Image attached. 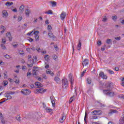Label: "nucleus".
<instances>
[{
	"label": "nucleus",
	"instance_id": "nucleus-1",
	"mask_svg": "<svg viewBox=\"0 0 124 124\" xmlns=\"http://www.w3.org/2000/svg\"><path fill=\"white\" fill-rule=\"evenodd\" d=\"M107 88H108V89L103 90L104 93L105 94H106L107 96L113 97V96L115 95V93L111 91L114 88V86H113V84H112V83H108L107 85Z\"/></svg>",
	"mask_w": 124,
	"mask_h": 124
},
{
	"label": "nucleus",
	"instance_id": "nucleus-2",
	"mask_svg": "<svg viewBox=\"0 0 124 124\" xmlns=\"http://www.w3.org/2000/svg\"><path fill=\"white\" fill-rule=\"evenodd\" d=\"M62 87L63 89H67L68 87V81L66 78L62 79Z\"/></svg>",
	"mask_w": 124,
	"mask_h": 124
},
{
	"label": "nucleus",
	"instance_id": "nucleus-3",
	"mask_svg": "<svg viewBox=\"0 0 124 124\" xmlns=\"http://www.w3.org/2000/svg\"><path fill=\"white\" fill-rule=\"evenodd\" d=\"M21 93H23V94H24V95H28L31 93V92L30 89H22L21 91Z\"/></svg>",
	"mask_w": 124,
	"mask_h": 124
},
{
	"label": "nucleus",
	"instance_id": "nucleus-4",
	"mask_svg": "<svg viewBox=\"0 0 124 124\" xmlns=\"http://www.w3.org/2000/svg\"><path fill=\"white\" fill-rule=\"evenodd\" d=\"M46 92V89H43V88H39L36 89L34 91L35 93H45Z\"/></svg>",
	"mask_w": 124,
	"mask_h": 124
},
{
	"label": "nucleus",
	"instance_id": "nucleus-5",
	"mask_svg": "<svg viewBox=\"0 0 124 124\" xmlns=\"http://www.w3.org/2000/svg\"><path fill=\"white\" fill-rule=\"evenodd\" d=\"M65 119H66V115L64 113L62 114L61 117L60 118V123L62 124L65 121Z\"/></svg>",
	"mask_w": 124,
	"mask_h": 124
},
{
	"label": "nucleus",
	"instance_id": "nucleus-6",
	"mask_svg": "<svg viewBox=\"0 0 124 124\" xmlns=\"http://www.w3.org/2000/svg\"><path fill=\"white\" fill-rule=\"evenodd\" d=\"M0 120L1 121V124H6V122H5V120H4V117L2 115V113L0 112Z\"/></svg>",
	"mask_w": 124,
	"mask_h": 124
},
{
	"label": "nucleus",
	"instance_id": "nucleus-7",
	"mask_svg": "<svg viewBox=\"0 0 124 124\" xmlns=\"http://www.w3.org/2000/svg\"><path fill=\"white\" fill-rule=\"evenodd\" d=\"M68 77L71 83V88H72V87H73V79H72V76L71 75V74H69Z\"/></svg>",
	"mask_w": 124,
	"mask_h": 124
},
{
	"label": "nucleus",
	"instance_id": "nucleus-8",
	"mask_svg": "<svg viewBox=\"0 0 124 124\" xmlns=\"http://www.w3.org/2000/svg\"><path fill=\"white\" fill-rule=\"evenodd\" d=\"M89 60L87 59H84V60L82 62V65L85 66L88 65L89 64Z\"/></svg>",
	"mask_w": 124,
	"mask_h": 124
},
{
	"label": "nucleus",
	"instance_id": "nucleus-9",
	"mask_svg": "<svg viewBox=\"0 0 124 124\" xmlns=\"http://www.w3.org/2000/svg\"><path fill=\"white\" fill-rule=\"evenodd\" d=\"M50 100L51 101L52 106L53 107H55V105L56 104L55 100H56V99L54 98V96H50Z\"/></svg>",
	"mask_w": 124,
	"mask_h": 124
},
{
	"label": "nucleus",
	"instance_id": "nucleus-10",
	"mask_svg": "<svg viewBox=\"0 0 124 124\" xmlns=\"http://www.w3.org/2000/svg\"><path fill=\"white\" fill-rule=\"evenodd\" d=\"M99 77L103 79H107V76L104 75V73L103 72H100Z\"/></svg>",
	"mask_w": 124,
	"mask_h": 124
},
{
	"label": "nucleus",
	"instance_id": "nucleus-11",
	"mask_svg": "<svg viewBox=\"0 0 124 124\" xmlns=\"http://www.w3.org/2000/svg\"><path fill=\"white\" fill-rule=\"evenodd\" d=\"M54 81L56 82L57 84H61V79L58 77H55L54 78Z\"/></svg>",
	"mask_w": 124,
	"mask_h": 124
},
{
	"label": "nucleus",
	"instance_id": "nucleus-12",
	"mask_svg": "<svg viewBox=\"0 0 124 124\" xmlns=\"http://www.w3.org/2000/svg\"><path fill=\"white\" fill-rule=\"evenodd\" d=\"M78 41H79V42L77 46V49L78 50V51H80V50H81L82 43H81V40H79Z\"/></svg>",
	"mask_w": 124,
	"mask_h": 124
},
{
	"label": "nucleus",
	"instance_id": "nucleus-13",
	"mask_svg": "<svg viewBox=\"0 0 124 124\" xmlns=\"http://www.w3.org/2000/svg\"><path fill=\"white\" fill-rule=\"evenodd\" d=\"M6 35L8 37L9 41H12V37L11 36L10 32H7Z\"/></svg>",
	"mask_w": 124,
	"mask_h": 124
},
{
	"label": "nucleus",
	"instance_id": "nucleus-14",
	"mask_svg": "<svg viewBox=\"0 0 124 124\" xmlns=\"http://www.w3.org/2000/svg\"><path fill=\"white\" fill-rule=\"evenodd\" d=\"M66 16V13L65 12H62L61 15V18L62 20H63L65 18V16Z\"/></svg>",
	"mask_w": 124,
	"mask_h": 124
},
{
	"label": "nucleus",
	"instance_id": "nucleus-15",
	"mask_svg": "<svg viewBox=\"0 0 124 124\" xmlns=\"http://www.w3.org/2000/svg\"><path fill=\"white\" fill-rule=\"evenodd\" d=\"M0 30H1V31H0V33H3L6 30V28L3 25H1Z\"/></svg>",
	"mask_w": 124,
	"mask_h": 124
},
{
	"label": "nucleus",
	"instance_id": "nucleus-16",
	"mask_svg": "<svg viewBox=\"0 0 124 124\" xmlns=\"http://www.w3.org/2000/svg\"><path fill=\"white\" fill-rule=\"evenodd\" d=\"M35 85L36 87H37V88H41V87H43V84L39 82H36Z\"/></svg>",
	"mask_w": 124,
	"mask_h": 124
},
{
	"label": "nucleus",
	"instance_id": "nucleus-17",
	"mask_svg": "<svg viewBox=\"0 0 124 124\" xmlns=\"http://www.w3.org/2000/svg\"><path fill=\"white\" fill-rule=\"evenodd\" d=\"M30 13H31V10L29 9L25 10V14L27 17H30Z\"/></svg>",
	"mask_w": 124,
	"mask_h": 124
},
{
	"label": "nucleus",
	"instance_id": "nucleus-18",
	"mask_svg": "<svg viewBox=\"0 0 124 124\" xmlns=\"http://www.w3.org/2000/svg\"><path fill=\"white\" fill-rule=\"evenodd\" d=\"M46 73L47 74H49L51 76H54V73L51 71L50 69H47L46 70Z\"/></svg>",
	"mask_w": 124,
	"mask_h": 124
},
{
	"label": "nucleus",
	"instance_id": "nucleus-19",
	"mask_svg": "<svg viewBox=\"0 0 124 124\" xmlns=\"http://www.w3.org/2000/svg\"><path fill=\"white\" fill-rule=\"evenodd\" d=\"M50 3L52 4V7H56L57 6V2L55 1H50Z\"/></svg>",
	"mask_w": 124,
	"mask_h": 124
},
{
	"label": "nucleus",
	"instance_id": "nucleus-20",
	"mask_svg": "<svg viewBox=\"0 0 124 124\" xmlns=\"http://www.w3.org/2000/svg\"><path fill=\"white\" fill-rule=\"evenodd\" d=\"M114 113H117V110L115 109H110L108 112V115H112Z\"/></svg>",
	"mask_w": 124,
	"mask_h": 124
},
{
	"label": "nucleus",
	"instance_id": "nucleus-21",
	"mask_svg": "<svg viewBox=\"0 0 124 124\" xmlns=\"http://www.w3.org/2000/svg\"><path fill=\"white\" fill-rule=\"evenodd\" d=\"M24 10H25V6L22 5L19 8V11H20L21 13H23V12H24Z\"/></svg>",
	"mask_w": 124,
	"mask_h": 124
},
{
	"label": "nucleus",
	"instance_id": "nucleus-22",
	"mask_svg": "<svg viewBox=\"0 0 124 124\" xmlns=\"http://www.w3.org/2000/svg\"><path fill=\"white\" fill-rule=\"evenodd\" d=\"M87 84L91 85L92 84V78L89 77L87 78Z\"/></svg>",
	"mask_w": 124,
	"mask_h": 124
},
{
	"label": "nucleus",
	"instance_id": "nucleus-23",
	"mask_svg": "<svg viewBox=\"0 0 124 124\" xmlns=\"http://www.w3.org/2000/svg\"><path fill=\"white\" fill-rule=\"evenodd\" d=\"M2 15L5 17H7V16H8V13H7V11H6V10H4L2 11Z\"/></svg>",
	"mask_w": 124,
	"mask_h": 124
},
{
	"label": "nucleus",
	"instance_id": "nucleus-24",
	"mask_svg": "<svg viewBox=\"0 0 124 124\" xmlns=\"http://www.w3.org/2000/svg\"><path fill=\"white\" fill-rule=\"evenodd\" d=\"M119 124H124V116L120 118L119 120Z\"/></svg>",
	"mask_w": 124,
	"mask_h": 124
},
{
	"label": "nucleus",
	"instance_id": "nucleus-25",
	"mask_svg": "<svg viewBox=\"0 0 124 124\" xmlns=\"http://www.w3.org/2000/svg\"><path fill=\"white\" fill-rule=\"evenodd\" d=\"M107 20H108V18L106 17V16H102V22H104V23H105V22H107Z\"/></svg>",
	"mask_w": 124,
	"mask_h": 124
},
{
	"label": "nucleus",
	"instance_id": "nucleus-26",
	"mask_svg": "<svg viewBox=\"0 0 124 124\" xmlns=\"http://www.w3.org/2000/svg\"><path fill=\"white\" fill-rule=\"evenodd\" d=\"M12 4H13V2H10L9 1H7L5 3L6 6H11V5H12Z\"/></svg>",
	"mask_w": 124,
	"mask_h": 124
},
{
	"label": "nucleus",
	"instance_id": "nucleus-27",
	"mask_svg": "<svg viewBox=\"0 0 124 124\" xmlns=\"http://www.w3.org/2000/svg\"><path fill=\"white\" fill-rule=\"evenodd\" d=\"M16 119L18 121V122H21V116H20V115H17L16 116Z\"/></svg>",
	"mask_w": 124,
	"mask_h": 124
},
{
	"label": "nucleus",
	"instance_id": "nucleus-28",
	"mask_svg": "<svg viewBox=\"0 0 124 124\" xmlns=\"http://www.w3.org/2000/svg\"><path fill=\"white\" fill-rule=\"evenodd\" d=\"M48 36L50 37V38H52V37H53V36L54 35L53 34V32H52V31H49L48 33Z\"/></svg>",
	"mask_w": 124,
	"mask_h": 124
},
{
	"label": "nucleus",
	"instance_id": "nucleus-29",
	"mask_svg": "<svg viewBox=\"0 0 124 124\" xmlns=\"http://www.w3.org/2000/svg\"><path fill=\"white\" fill-rule=\"evenodd\" d=\"M46 110L47 113H50V112H52V111H53V110L51 108H46Z\"/></svg>",
	"mask_w": 124,
	"mask_h": 124
},
{
	"label": "nucleus",
	"instance_id": "nucleus-30",
	"mask_svg": "<svg viewBox=\"0 0 124 124\" xmlns=\"http://www.w3.org/2000/svg\"><path fill=\"white\" fill-rule=\"evenodd\" d=\"M86 71H87V70H84L81 74L80 75V77L81 78H82V77H84V75H85V73H86Z\"/></svg>",
	"mask_w": 124,
	"mask_h": 124
},
{
	"label": "nucleus",
	"instance_id": "nucleus-31",
	"mask_svg": "<svg viewBox=\"0 0 124 124\" xmlns=\"http://www.w3.org/2000/svg\"><path fill=\"white\" fill-rule=\"evenodd\" d=\"M1 47L3 50H6V46H5L4 44H1Z\"/></svg>",
	"mask_w": 124,
	"mask_h": 124
},
{
	"label": "nucleus",
	"instance_id": "nucleus-32",
	"mask_svg": "<svg viewBox=\"0 0 124 124\" xmlns=\"http://www.w3.org/2000/svg\"><path fill=\"white\" fill-rule=\"evenodd\" d=\"M33 65V60L31 64L28 63V67H32Z\"/></svg>",
	"mask_w": 124,
	"mask_h": 124
},
{
	"label": "nucleus",
	"instance_id": "nucleus-33",
	"mask_svg": "<svg viewBox=\"0 0 124 124\" xmlns=\"http://www.w3.org/2000/svg\"><path fill=\"white\" fill-rule=\"evenodd\" d=\"M47 30H48L49 32L51 31V30H52V26L50 25H48Z\"/></svg>",
	"mask_w": 124,
	"mask_h": 124
},
{
	"label": "nucleus",
	"instance_id": "nucleus-34",
	"mask_svg": "<svg viewBox=\"0 0 124 124\" xmlns=\"http://www.w3.org/2000/svg\"><path fill=\"white\" fill-rule=\"evenodd\" d=\"M111 18L112 20H113V21H116V20L118 19V17L117 16H112Z\"/></svg>",
	"mask_w": 124,
	"mask_h": 124
},
{
	"label": "nucleus",
	"instance_id": "nucleus-35",
	"mask_svg": "<svg viewBox=\"0 0 124 124\" xmlns=\"http://www.w3.org/2000/svg\"><path fill=\"white\" fill-rule=\"evenodd\" d=\"M102 111L100 110H97V115H102Z\"/></svg>",
	"mask_w": 124,
	"mask_h": 124
},
{
	"label": "nucleus",
	"instance_id": "nucleus-36",
	"mask_svg": "<svg viewBox=\"0 0 124 124\" xmlns=\"http://www.w3.org/2000/svg\"><path fill=\"white\" fill-rule=\"evenodd\" d=\"M46 14H53V12H52V10H48V12H45Z\"/></svg>",
	"mask_w": 124,
	"mask_h": 124
},
{
	"label": "nucleus",
	"instance_id": "nucleus-37",
	"mask_svg": "<svg viewBox=\"0 0 124 124\" xmlns=\"http://www.w3.org/2000/svg\"><path fill=\"white\" fill-rule=\"evenodd\" d=\"M46 61H48L49 60V55L46 54L45 55V57H44Z\"/></svg>",
	"mask_w": 124,
	"mask_h": 124
},
{
	"label": "nucleus",
	"instance_id": "nucleus-38",
	"mask_svg": "<svg viewBox=\"0 0 124 124\" xmlns=\"http://www.w3.org/2000/svg\"><path fill=\"white\" fill-rule=\"evenodd\" d=\"M92 115H97V110H95L93 111H92Z\"/></svg>",
	"mask_w": 124,
	"mask_h": 124
},
{
	"label": "nucleus",
	"instance_id": "nucleus-39",
	"mask_svg": "<svg viewBox=\"0 0 124 124\" xmlns=\"http://www.w3.org/2000/svg\"><path fill=\"white\" fill-rule=\"evenodd\" d=\"M106 47V45H104L103 46H102L101 51H105Z\"/></svg>",
	"mask_w": 124,
	"mask_h": 124
},
{
	"label": "nucleus",
	"instance_id": "nucleus-40",
	"mask_svg": "<svg viewBox=\"0 0 124 124\" xmlns=\"http://www.w3.org/2000/svg\"><path fill=\"white\" fill-rule=\"evenodd\" d=\"M3 84H4V86L5 87V86H6L7 85H8V81H7V80H4L3 82Z\"/></svg>",
	"mask_w": 124,
	"mask_h": 124
},
{
	"label": "nucleus",
	"instance_id": "nucleus-41",
	"mask_svg": "<svg viewBox=\"0 0 124 124\" xmlns=\"http://www.w3.org/2000/svg\"><path fill=\"white\" fill-rule=\"evenodd\" d=\"M13 46L14 47V48H17V47H18V46H19V45L17 43H14L13 44Z\"/></svg>",
	"mask_w": 124,
	"mask_h": 124
},
{
	"label": "nucleus",
	"instance_id": "nucleus-42",
	"mask_svg": "<svg viewBox=\"0 0 124 124\" xmlns=\"http://www.w3.org/2000/svg\"><path fill=\"white\" fill-rule=\"evenodd\" d=\"M84 122L86 124H87V112H85V115L84 116Z\"/></svg>",
	"mask_w": 124,
	"mask_h": 124
},
{
	"label": "nucleus",
	"instance_id": "nucleus-43",
	"mask_svg": "<svg viewBox=\"0 0 124 124\" xmlns=\"http://www.w3.org/2000/svg\"><path fill=\"white\" fill-rule=\"evenodd\" d=\"M111 39H108L107 40L106 43H107V44H110V43H111Z\"/></svg>",
	"mask_w": 124,
	"mask_h": 124
},
{
	"label": "nucleus",
	"instance_id": "nucleus-44",
	"mask_svg": "<svg viewBox=\"0 0 124 124\" xmlns=\"http://www.w3.org/2000/svg\"><path fill=\"white\" fill-rule=\"evenodd\" d=\"M2 43H3V44H5V43H6V40L5 39V38L2 39Z\"/></svg>",
	"mask_w": 124,
	"mask_h": 124
},
{
	"label": "nucleus",
	"instance_id": "nucleus-45",
	"mask_svg": "<svg viewBox=\"0 0 124 124\" xmlns=\"http://www.w3.org/2000/svg\"><path fill=\"white\" fill-rule=\"evenodd\" d=\"M11 98H12V97L11 96V95H9V96H8V97H7V99H4V100H5V101H6V100H8V99H11Z\"/></svg>",
	"mask_w": 124,
	"mask_h": 124
},
{
	"label": "nucleus",
	"instance_id": "nucleus-46",
	"mask_svg": "<svg viewBox=\"0 0 124 124\" xmlns=\"http://www.w3.org/2000/svg\"><path fill=\"white\" fill-rule=\"evenodd\" d=\"M42 77L44 78V79H45L46 80L47 79V77L46 76V75L45 74H44L42 75Z\"/></svg>",
	"mask_w": 124,
	"mask_h": 124
},
{
	"label": "nucleus",
	"instance_id": "nucleus-47",
	"mask_svg": "<svg viewBox=\"0 0 124 124\" xmlns=\"http://www.w3.org/2000/svg\"><path fill=\"white\" fill-rule=\"evenodd\" d=\"M35 38L36 40L38 41V40H39V36H38V35H35Z\"/></svg>",
	"mask_w": 124,
	"mask_h": 124
},
{
	"label": "nucleus",
	"instance_id": "nucleus-48",
	"mask_svg": "<svg viewBox=\"0 0 124 124\" xmlns=\"http://www.w3.org/2000/svg\"><path fill=\"white\" fill-rule=\"evenodd\" d=\"M22 19L23 18L21 16H19L17 20L18 21V22H21Z\"/></svg>",
	"mask_w": 124,
	"mask_h": 124
},
{
	"label": "nucleus",
	"instance_id": "nucleus-49",
	"mask_svg": "<svg viewBox=\"0 0 124 124\" xmlns=\"http://www.w3.org/2000/svg\"><path fill=\"white\" fill-rule=\"evenodd\" d=\"M53 59L55 61H58V56H57L56 55H54Z\"/></svg>",
	"mask_w": 124,
	"mask_h": 124
},
{
	"label": "nucleus",
	"instance_id": "nucleus-50",
	"mask_svg": "<svg viewBox=\"0 0 124 124\" xmlns=\"http://www.w3.org/2000/svg\"><path fill=\"white\" fill-rule=\"evenodd\" d=\"M74 99V96H73V97H71L70 100H69V102L70 103H71V102H72L73 101Z\"/></svg>",
	"mask_w": 124,
	"mask_h": 124
},
{
	"label": "nucleus",
	"instance_id": "nucleus-51",
	"mask_svg": "<svg viewBox=\"0 0 124 124\" xmlns=\"http://www.w3.org/2000/svg\"><path fill=\"white\" fill-rule=\"evenodd\" d=\"M118 97H119V98H123V99H124V95L123 94L119 95Z\"/></svg>",
	"mask_w": 124,
	"mask_h": 124
},
{
	"label": "nucleus",
	"instance_id": "nucleus-52",
	"mask_svg": "<svg viewBox=\"0 0 124 124\" xmlns=\"http://www.w3.org/2000/svg\"><path fill=\"white\" fill-rule=\"evenodd\" d=\"M33 33H34V34L35 35H38L37 34H38V33H39V31H36L35 32H34L33 33Z\"/></svg>",
	"mask_w": 124,
	"mask_h": 124
},
{
	"label": "nucleus",
	"instance_id": "nucleus-53",
	"mask_svg": "<svg viewBox=\"0 0 124 124\" xmlns=\"http://www.w3.org/2000/svg\"><path fill=\"white\" fill-rule=\"evenodd\" d=\"M97 43V45H98V46H100V45H101V44H102L101 41H98Z\"/></svg>",
	"mask_w": 124,
	"mask_h": 124
},
{
	"label": "nucleus",
	"instance_id": "nucleus-54",
	"mask_svg": "<svg viewBox=\"0 0 124 124\" xmlns=\"http://www.w3.org/2000/svg\"><path fill=\"white\" fill-rule=\"evenodd\" d=\"M108 72L109 73V74H114V72L111 70H108Z\"/></svg>",
	"mask_w": 124,
	"mask_h": 124
},
{
	"label": "nucleus",
	"instance_id": "nucleus-55",
	"mask_svg": "<svg viewBox=\"0 0 124 124\" xmlns=\"http://www.w3.org/2000/svg\"><path fill=\"white\" fill-rule=\"evenodd\" d=\"M11 10H12V11H13V12H15V13H16V12H17L18 11L17 10V8H15V9H11Z\"/></svg>",
	"mask_w": 124,
	"mask_h": 124
},
{
	"label": "nucleus",
	"instance_id": "nucleus-56",
	"mask_svg": "<svg viewBox=\"0 0 124 124\" xmlns=\"http://www.w3.org/2000/svg\"><path fill=\"white\" fill-rule=\"evenodd\" d=\"M9 96V94L8 92H7L5 93V97H8Z\"/></svg>",
	"mask_w": 124,
	"mask_h": 124
},
{
	"label": "nucleus",
	"instance_id": "nucleus-57",
	"mask_svg": "<svg viewBox=\"0 0 124 124\" xmlns=\"http://www.w3.org/2000/svg\"><path fill=\"white\" fill-rule=\"evenodd\" d=\"M92 119H94V120H96V119H97V116L96 115H94L92 117Z\"/></svg>",
	"mask_w": 124,
	"mask_h": 124
},
{
	"label": "nucleus",
	"instance_id": "nucleus-58",
	"mask_svg": "<svg viewBox=\"0 0 124 124\" xmlns=\"http://www.w3.org/2000/svg\"><path fill=\"white\" fill-rule=\"evenodd\" d=\"M5 58H6V59H10V56L9 55H5Z\"/></svg>",
	"mask_w": 124,
	"mask_h": 124
},
{
	"label": "nucleus",
	"instance_id": "nucleus-59",
	"mask_svg": "<svg viewBox=\"0 0 124 124\" xmlns=\"http://www.w3.org/2000/svg\"><path fill=\"white\" fill-rule=\"evenodd\" d=\"M115 39H116V40H118L119 41L121 39V37H115Z\"/></svg>",
	"mask_w": 124,
	"mask_h": 124
},
{
	"label": "nucleus",
	"instance_id": "nucleus-60",
	"mask_svg": "<svg viewBox=\"0 0 124 124\" xmlns=\"http://www.w3.org/2000/svg\"><path fill=\"white\" fill-rule=\"evenodd\" d=\"M8 93H9V94H14V93H15V92H12L11 91H10L9 92H8Z\"/></svg>",
	"mask_w": 124,
	"mask_h": 124
},
{
	"label": "nucleus",
	"instance_id": "nucleus-61",
	"mask_svg": "<svg viewBox=\"0 0 124 124\" xmlns=\"http://www.w3.org/2000/svg\"><path fill=\"white\" fill-rule=\"evenodd\" d=\"M32 32H33V31H31V32H29L27 33V35H31V34H32Z\"/></svg>",
	"mask_w": 124,
	"mask_h": 124
},
{
	"label": "nucleus",
	"instance_id": "nucleus-62",
	"mask_svg": "<svg viewBox=\"0 0 124 124\" xmlns=\"http://www.w3.org/2000/svg\"><path fill=\"white\" fill-rule=\"evenodd\" d=\"M54 48H55V50H56V51H58V50H59V47H58V46L55 45V46H54Z\"/></svg>",
	"mask_w": 124,
	"mask_h": 124
},
{
	"label": "nucleus",
	"instance_id": "nucleus-63",
	"mask_svg": "<svg viewBox=\"0 0 124 124\" xmlns=\"http://www.w3.org/2000/svg\"><path fill=\"white\" fill-rule=\"evenodd\" d=\"M15 82L16 83V84H19V83H20V80L19 79H16Z\"/></svg>",
	"mask_w": 124,
	"mask_h": 124
},
{
	"label": "nucleus",
	"instance_id": "nucleus-64",
	"mask_svg": "<svg viewBox=\"0 0 124 124\" xmlns=\"http://www.w3.org/2000/svg\"><path fill=\"white\" fill-rule=\"evenodd\" d=\"M33 71H37V67H34L33 68Z\"/></svg>",
	"mask_w": 124,
	"mask_h": 124
}]
</instances>
